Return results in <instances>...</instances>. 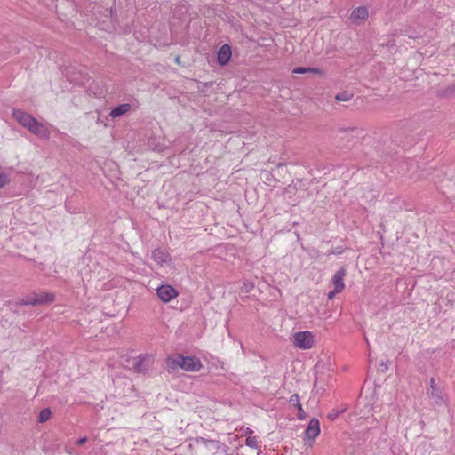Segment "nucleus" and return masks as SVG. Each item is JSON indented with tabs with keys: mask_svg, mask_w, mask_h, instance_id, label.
<instances>
[{
	"mask_svg": "<svg viewBox=\"0 0 455 455\" xmlns=\"http://www.w3.org/2000/svg\"><path fill=\"white\" fill-rule=\"evenodd\" d=\"M320 434V422L317 419L313 418L309 421L307 427L306 428L305 435L307 439L315 440Z\"/></svg>",
	"mask_w": 455,
	"mask_h": 455,
	"instance_id": "8",
	"label": "nucleus"
},
{
	"mask_svg": "<svg viewBox=\"0 0 455 455\" xmlns=\"http://www.w3.org/2000/svg\"><path fill=\"white\" fill-rule=\"evenodd\" d=\"M339 292H340V291H336V289H334L333 291H330L328 292L327 297H328V299H333V298L335 297V295H336L337 293H339Z\"/></svg>",
	"mask_w": 455,
	"mask_h": 455,
	"instance_id": "24",
	"label": "nucleus"
},
{
	"mask_svg": "<svg viewBox=\"0 0 455 455\" xmlns=\"http://www.w3.org/2000/svg\"><path fill=\"white\" fill-rule=\"evenodd\" d=\"M180 57H176V62H179Z\"/></svg>",
	"mask_w": 455,
	"mask_h": 455,
	"instance_id": "30",
	"label": "nucleus"
},
{
	"mask_svg": "<svg viewBox=\"0 0 455 455\" xmlns=\"http://www.w3.org/2000/svg\"><path fill=\"white\" fill-rule=\"evenodd\" d=\"M331 253H333V254H339V253H341V250L337 248V249L333 250Z\"/></svg>",
	"mask_w": 455,
	"mask_h": 455,
	"instance_id": "29",
	"label": "nucleus"
},
{
	"mask_svg": "<svg viewBox=\"0 0 455 455\" xmlns=\"http://www.w3.org/2000/svg\"><path fill=\"white\" fill-rule=\"evenodd\" d=\"M253 288V284L251 283H243V291L245 292H249Z\"/></svg>",
	"mask_w": 455,
	"mask_h": 455,
	"instance_id": "23",
	"label": "nucleus"
},
{
	"mask_svg": "<svg viewBox=\"0 0 455 455\" xmlns=\"http://www.w3.org/2000/svg\"><path fill=\"white\" fill-rule=\"evenodd\" d=\"M252 433H253V431L251 428H249V427L245 428L244 431H243L244 435H251Z\"/></svg>",
	"mask_w": 455,
	"mask_h": 455,
	"instance_id": "28",
	"label": "nucleus"
},
{
	"mask_svg": "<svg viewBox=\"0 0 455 455\" xmlns=\"http://www.w3.org/2000/svg\"><path fill=\"white\" fill-rule=\"evenodd\" d=\"M54 300V295L52 293H39L34 294L31 297L27 298L21 301L22 305H43L51 303Z\"/></svg>",
	"mask_w": 455,
	"mask_h": 455,
	"instance_id": "4",
	"label": "nucleus"
},
{
	"mask_svg": "<svg viewBox=\"0 0 455 455\" xmlns=\"http://www.w3.org/2000/svg\"><path fill=\"white\" fill-rule=\"evenodd\" d=\"M156 294L163 302L167 303L178 296V291L172 286L164 284L157 288Z\"/></svg>",
	"mask_w": 455,
	"mask_h": 455,
	"instance_id": "6",
	"label": "nucleus"
},
{
	"mask_svg": "<svg viewBox=\"0 0 455 455\" xmlns=\"http://www.w3.org/2000/svg\"><path fill=\"white\" fill-rule=\"evenodd\" d=\"M152 259L158 264L163 265L171 261L170 254L162 249H156L152 251Z\"/></svg>",
	"mask_w": 455,
	"mask_h": 455,
	"instance_id": "11",
	"label": "nucleus"
},
{
	"mask_svg": "<svg viewBox=\"0 0 455 455\" xmlns=\"http://www.w3.org/2000/svg\"><path fill=\"white\" fill-rule=\"evenodd\" d=\"M293 343L300 349H309L314 344V334L309 331L296 332L293 335Z\"/></svg>",
	"mask_w": 455,
	"mask_h": 455,
	"instance_id": "2",
	"label": "nucleus"
},
{
	"mask_svg": "<svg viewBox=\"0 0 455 455\" xmlns=\"http://www.w3.org/2000/svg\"><path fill=\"white\" fill-rule=\"evenodd\" d=\"M427 395L437 405H442L444 403V396L443 395L442 389L439 387H432V389L427 391Z\"/></svg>",
	"mask_w": 455,
	"mask_h": 455,
	"instance_id": "12",
	"label": "nucleus"
},
{
	"mask_svg": "<svg viewBox=\"0 0 455 455\" xmlns=\"http://www.w3.org/2000/svg\"><path fill=\"white\" fill-rule=\"evenodd\" d=\"M432 387H437V385H435V381L434 378L430 379V388L429 389H432Z\"/></svg>",
	"mask_w": 455,
	"mask_h": 455,
	"instance_id": "27",
	"label": "nucleus"
},
{
	"mask_svg": "<svg viewBox=\"0 0 455 455\" xmlns=\"http://www.w3.org/2000/svg\"><path fill=\"white\" fill-rule=\"evenodd\" d=\"M293 73H295V74H305V73L318 74V73H321V71L318 68H314L298 67L293 69Z\"/></svg>",
	"mask_w": 455,
	"mask_h": 455,
	"instance_id": "15",
	"label": "nucleus"
},
{
	"mask_svg": "<svg viewBox=\"0 0 455 455\" xmlns=\"http://www.w3.org/2000/svg\"><path fill=\"white\" fill-rule=\"evenodd\" d=\"M339 414H340V411H332L331 412H330V413L328 414V416H327V417H328V419H329L330 420H332V421H333V420H335V419L338 418V416H339Z\"/></svg>",
	"mask_w": 455,
	"mask_h": 455,
	"instance_id": "22",
	"label": "nucleus"
},
{
	"mask_svg": "<svg viewBox=\"0 0 455 455\" xmlns=\"http://www.w3.org/2000/svg\"><path fill=\"white\" fill-rule=\"evenodd\" d=\"M10 182V177L5 172H0V188L5 187Z\"/></svg>",
	"mask_w": 455,
	"mask_h": 455,
	"instance_id": "19",
	"label": "nucleus"
},
{
	"mask_svg": "<svg viewBox=\"0 0 455 455\" xmlns=\"http://www.w3.org/2000/svg\"><path fill=\"white\" fill-rule=\"evenodd\" d=\"M289 403L294 406V407H298L299 404H300V399H299V395L298 394H293L291 395L290 399H289Z\"/></svg>",
	"mask_w": 455,
	"mask_h": 455,
	"instance_id": "20",
	"label": "nucleus"
},
{
	"mask_svg": "<svg viewBox=\"0 0 455 455\" xmlns=\"http://www.w3.org/2000/svg\"><path fill=\"white\" fill-rule=\"evenodd\" d=\"M131 105L129 103L120 104L114 108L109 113V116L113 118L119 117L125 113H127L131 109Z\"/></svg>",
	"mask_w": 455,
	"mask_h": 455,
	"instance_id": "14",
	"label": "nucleus"
},
{
	"mask_svg": "<svg viewBox=\"0 0 455 455\" xmlns=\"http://www.w3.org/2000/svg\"><path fill=\"white\" fill-rule=\"evenodd\" d=\"M27 129L36 136L41 139H49L50 138V131L48 127L38 122L36 118L33 119L31 124H29Z\"/></svg>",
	"mask_w": 455,
	"mask_h": 455,
	"instance_id": "5",
	"label": "nucleus"
},
{
	"mask_svg": "<svg viewBox=\"0 0 455 455\" xmlns=\"http://www.w3.org/2000/svg\"><path fill=\"white\" fill-rule=\"evenodd\" d=\"M297 409H298V419L300 420L305 419L307 414H306L305 411L303 410L301 403L297 407Z\"/></svg>",
	"mask_w": 455,
	"mask_h": 455,
	"instance_id": "21",
	"label": "nucleus"
},
{
	"mask_svg": "<svg viewBox=\"0 0 455 455\" xmlns=\"http://www.w3.org/2000/svg\"><path fill=\"white\" fill-rule=\"evenodd\" d=\"M368 17V10L364 6L355 8L351 13V19L357 22L364 20Z\"/></svg>",
	"mask_w": 455,
	"mask_h": 455,
	"instance_id": "13",
	"label": "nucleus"
},
{
	"mask_svg": "<svg viewBox=\"0 0 455 455\" xmlns=\"http://www.w3.org/2000/svg\"><path fill=\"white\" fill-rule=\"evenodd\" d=\"M353 98V93L349 92H341L336 94L335 99L338 101H348Z\"/></svg>",
	"mask_w": 455,
	"mask_h": 455,
	"instance_id": "16",
	"label": "nucleus"
},
{
	"mask_svg": "<svg viewBox=\"0 0 455 455\" xmlns=\"http://www.w3.org/2000/svg\"><path fill=\"white\" fill-rule=\"evenodd\" d=\"M132 367L134 371L138 373H145L148 371L153 363V357L149 354H141L132 358Z\"/></svg>",
	"mask_w": 455,
	"mask_h": 455,
	"instance_id": "3",
	"label": "nucleus"
},
{
	"mask_svg": "<svg viewBox=\"0 0 455 455\" xmlns=\"http://www.w3.org/2000/svg\"><path fill=\"white\" fill-rule=\"evenodd\" d=\"M347 275V271L345 268H340L338 270L331 278L332 284L336 291H342L345 288L344 284V277Z\"/></svg>",
	"mask_w": 455,
	"mask_h": 455,
	"instance_id": "9",
	"label": "nucleus"
},
{
	"mask_svg": "<svg viewBox=\"0 0 455 455\" xmlns=\"http://www.w3.org/2000/svg\"><path fill=\"white\" fill-rule=\"evenodd\" d=\"M86 442H87V438L86 437H81L80 439L77 440L76 444L77 445H82V444H84Z\"/></svg>",
	"mask_w": 455,
	"mask_h": 455,
	"instance_id": "26",
	"label": "nucleus"
},
{
	"mask_svg": "<svg viewBox=\"0 0 455 455\" xmlns=\"http://www.w3.org/2000/svg\"><path fill=\"white\" fill-rule=\"evenodd\" d=\"M379 368H380V371H387L388 370V365H387V363H384L382 362L379 365Z\"/></svg>",
	"mask_w": 455,
	"mask_h": 455,
	"instance_id": "25",
	"label": "nucleus"
},
{
	"mask_svg": "<svg viewBox=\"0 0 455 455\" xmlns=\"http://www.w3.org/2000/svg\"><path fill=\"white\" fill-rule=\"evenodd\" d=\"M166 366L172 371L180 368L186 371L194 372L200 371L203 364L196 356H184L181 354H177L166 358Z\"/></svg>",
	"mask_w": 455,
	"mask_h": 455,
	"instance_id": "1",
	"label": "nucleus"
},
{
	"mask_svg": "<svg viewBox=\"0 0 455 455\" xmlns=\"http://www.w3.org/2000/svg\"><path fill=\"white\" fill-rule=\"evenodd\" d=\"M245 443L247 446H249L251 448H254V449L259 448V442H258L257 437H255V436H248L245 440Z\"/></svg>",
	"mask_w": 455,
	"mask_h": 455,
	"instance_id": "18",
	"label": "nucleus"
},
{
	"mask_svg": "<svg viewBox=\"0 0 455 455\" xmlns=\"http://www.w3.org/2000/svg\"><path fill=\"white\" fill-rule=\"evenodd\" d=\"M231 58V49L228 44L222 45L217 53V59L220 65L228 64Z\"/></svg>",
	"mask_w": 455,
	"mask_h": 455,
	"instance_id": "10",
	"label": "nucleus"
},
{
	"mask_svg": "<svg viewBox=\"0 0 455 455\" xmlns=\"http://www.w3.org/2000/svg\"><path fill=\"white\" fill-rule=\"evenodd\" d=\"M13 118L23 127L27 128L35 117L31 115L20 110V109H13L12 110Z\"/></svg>",
	"mask_w": 455,
	"mask_h": 455,
	"instance_id": "7",
	"label": "nucleus"
},
{
	"mask_svg": "<svg viewBox=\"0 0 455 455\" xmlns=\"http://www.w3.org/2000/svg\"><path fill=\"white\" fill-rule=\"evenodd\" d=\"M51 415H52V412H51L50 409H48V408L43 409L39 413L38 421L40 423L46 422L47 420L50 419Z\"/></svg>",
	"mask_w": 455,
	"mask_h": 455,
	"instance_id": "17",
	"label": "nucleus"
}]
</instances>
